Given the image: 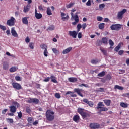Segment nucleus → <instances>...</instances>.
<instances>
[{
	"mask_svg": "<svg viewBox=\"0 0 129 129\" xmlns=\"http://www.w3.org/2000/svg\"><path fill=\"white\" fill-rule=\"evenodd\" d=\"M11 34L13 37H15V38L18 37V33H17V31L15 30V27H12L11 28Z\"/></svg>",
	"mask_w": 129,
	"mask_h": 129,
	"instance_id": "2eb2a0df",
	"label": "nucleus"
},
{
	"mask_svg": "<svg viewBox=\"0 0 129 129\" xmlns=\"http://www.w3.org/2000/svg\"><path fill=\"white\" fill-rule=\"evenodd\" d=\"M15 21H16L15 18L11 17L10 19L7 20L6 24L9 27H13V26H15Z\"/></svg>",
	"mask_w": 129,
	"mask_h": 129,
	"instance_id": "39448f33",
	"label": "nucleus"
},
{
	"mask_svg": "<svg viewBox=\"0 0 129 129\" xmlns=\"http://www.w3.org/2000/svg\"><path fill=\"white\" fill-rule=\"evenodd\" d=\"M52 51H53V53H54V54H58V53H59V51H58V50L55 48H52Z\"/></svg>",
	"mask_w": 129,
	"mask_h": 129,
	"instance_id": "a18cd8bd",
	"label": "nucleus"
},
{
	"mask_svg": "<svg viewBox=\"0 0 129 129\" xmlns=\"http://www.w3.org/2000/svg\"><path fill=\"white\" fill-rule=\"evenodd\" d=\"M81 28H82V26L81 25V24L79 23L77 25V33L81 30Z\"/></svg>",
	"mask_w": 129,
	"mask_h": 129,
	"instance_id": "79ce46f5",
	"label": "nucleus"
},
{
	"mask_svg": "<svg viewBox=\"0 0 129 129\" xmlns=\"http://www.w3.org/2000/svg\"><path fill=\"white\" fill-rule=\"evenodd\" d=\"M32 124L33 125H37V124H39V122L38 121V120H36L32 123Z\"/></svg>",
	"mask_w": 129,
	"mask_h": 129,
	"instance_id": "338daca9",
	"label": "nucleus"
},
{
	"mask_svg": "<svg viewBox=\"0 0 129 129\" xmlns=\"http://www.w3.org/2000/svg\"><path fill=\"white\" fill-rule=\"evenodd\" d=\"M86 6L88 7H90L91 6V1L88 0V2L86 3Z\"/></svg>",
	"mask_w": 129,
	"mask_h": 129,
	"instance_id": "864d4df0",
	"label": "nucleus"
},
{
	"mask_svg": "<svg viewBox=\"0 0 129 129\" xmlns=\"http://www.w3.org/2000/svg\"><path fill=\"white\" fill-rule=\"evenodd\" d=\"M102 20H103V18H102V17L98 16L97 17V20L99 22H101Z\"/></svg>",
	"mask_w": 129,
	"mask_h": 129,
	"instance_id": "603ef678",
	"label": "nucleus"
},
{
	"mask_svg": "<svg viewBox=\"0 0 129 129\" xmlns=\"http://www.w3.org/2000/svg\"><path fill=\"white\" fill-rule=\"evenodd\" d=\"M0 29L3 31H6L7 30V27L0 24Z\"/></svg>",
	"mask_w": 129,
	"mask_h": 129,
	"instance_id": "8fccbe9b",
	"label": "nucleus"
},
{
	"mask_svg": "<svg viewBox=\"0 0 129 129\" xmlns=\"http://www.w3.org/2000/svg\"><path fill=\"white\" fill-rule=\"evenodd\" d=\"M18 116L19 118H22V116H23V114L22 113V112H19L18 113Z\"/></svg>",
	"mask_w": 129,
	"mask_h": 129,
	"instance_id": "4d7b16f0",
	"label": "nucleus"
},
{
	"mask_svg": "<svg viewBox=\"0 0 129 129\" xmlns=\"http://www.w3.org/2000/svg\"><path fill=\"white\" fill-rule=\"evenodd\" d=\"M72 50V47H70L67 49H66L65 50H64L62 51V54L63 55H65L66 54H68V53H70V52Z\"/></svg>",
	"mask_w": 129,
	"mask_h": 129,
	"instance_id": "4be33fe9",
	"label": "nucleus"
},
{
	"mask_svg": "<svg viewBox=\"0 0 129 129\" xmlns=\"http://www.w3.org/2000/svg\"><path fill=\"white\" fill-rule=\"evenodd\" d=\"M35 18L37 19L38 20L40 19H42L43 15L41 13H38V12L37 11V9H35Z\"/></svg>",
	"mask_w": 129,
	"mask_h": 129,
	"instance_id": "9b49d317",
	"label": "nucleus"
},
{
	"mask_svg": "<svg viewBox=\"0 0 129 129\" xmlns=\"http://www.w3.org/2000/svg\"><path fill=\"white\" fill-rule=\"evenodd\" d=\"M91 64H93V65H96L98 63H99V60L98 59H92L91 60Z\"/></svg>",
	"mask_w": 129,
	"mask_h": 129,
	"instance_id": "72a5a7b5",
	"label": "nucleus"
},
{
	"mask_svg": "<svg viewBox=\"0 0 129 129\" xmlns=\"http://www.w3.org/2000/svg\"><path fill=\"white\" fill-rule=\"evenodd\" d=\"M100 50L104 56H107V50L102 47L100 48Z\"/></svg>",
	"mask_w": 129,
	"mask_h": 129,
	"instance_id": "b1692460",
	"label": "nucleus"
},
{
	"mask_svg": "<svg viewBox=\"0 0 129 129\" xmlns=\"http://www.w3.org/2000/svg\"><path fill=\"white\" fill-rule=\"evenodd\" d=\"M77 112L78 113H79L80 115H82V114L84 112V109L79 108L77 109Z\"/></svg>",
	"mask_w": 129,
	"mask_h": 129,
	"instance_id": "473e14b6",
	"label": "nucleus"
},
{
	"mask_svg": "<svg viewBox=\"0 0 129 129\" xmlns=\"http://www.w3.org/2000/svg\"><path fill=\"white\" fill-rule=\"evenodd\" d=\"M122 27V25L120 24H112L110 26V29L112 31H119Z\"/></svg>",
	"mask_w": 129,
	"mask_h": 129,
	"instance_id": "7ed1b4c3",
	"label": "nucleus"
},
{
	"mask_svg": "<svg viewBox=\"0 0 129 129\" xmlns=\"http://www.w3.org/2000/svg\"><path fill=\"white\" fill-rule=\"evenodd\" d=\"M15 80H16V81H21V77H20V76H16Z\"/></svg>",
	"mask_w": 129,
	"mask_h": 129,
	"instance_id": "13d9d810",
	"label": "nucleus"
},
{
	"mask_svg": "<svg viewBox=\"0 0 129 129\" xmlns=\"http://www.w3.org/2000/svg\"><path fill=\"white\" fill-rule=\"evenodd\" d=\"M89 126L91 129L100 128V124H99L97 123H91Z\"/></svg>",
	"mask_w": 129,
	"mask_h": 129,
	"instance_id": "0eeeda50",
	"label": "nucleus"
},
{
	"mask_svg": "<svg viewBox=\"0 0 129 129\" xmlns=\"http://www.w3.org/2000/svg\"><path fill=\"white\" fill-rule=\"evenodd\" d=\"M114 88V89H118V90H123V89H124L123 87L120 86L118 85H115Z\"/></svg>",
	"mask_w": 129,
	"mask_h": 129,
	"instance_id": "c756f323",
	"label": "nucleus"
},
{
	"mask_svg": "<svg viewBox=\"0 0 129 129\" xmlns=\"http://www.w3.org/2000/svg\"><path fill=\"white\" fill-rule=\"evenodd\" d=\"M55 97H56V98L59 99L61 98V95H60V93H56L55 94Z\"/></svg>",
	"mask_w": 129,
	"mask_h": 129,
	"instance_id": "de8ad7c7",
	"label": "nucleus"
},
{
	"mask_svg": "<svg viewBox=\"0 0 129 129\" xmlns=\"http://www.w3.org/2000/svg\"><path fill=\"white\" fill-rule=\"evenodd\" d=\"M18 70V67H16L15 66L11 67L10 70L9 71L10 72H16V71H17Z\"/></svg>",
	"mask_w": 129,
	"mask_h": 129,
	"instance_id": "7c9ffc66",
	"label": "nucleus"
},
{
	"mask_svg": "<svg viewBox=\"0 0 129 129\" xmlns=\"http://www.w3.org/2000/svg\"><path fill=\"white\" fill-rule=\"evenodd\" d=\"M74 5V3L71 2L70 3H69L66 6V8L67 9H70V8H72Z\"/></svg>",
	"mask_w": 129,
	"mask_h": 129,
	"instance_id": "58836bf2",
	"label": "nucleus"
},
{
	"mask_svg": "<svg viewBox=\"0 0 129 129\" xmlns=\"http://www.w3.org/2000/svg\"><path fill=\"white\" fill-rule=\"evenodd\" d=\"M74 92H76L79 96L81 97H83V95L81 93V91H82V89H80L79 88H75L74 90Z\"/></svg>",
	"mask_w": 129,
	"mask_h": 129,
	"instance_id": "f8f14e48",
	"label": "nucleus"
},
{
	"mask_svg": "<svg viewBox=\"0 0 129 129\" xmlns=\"http://www.w3.org/2000/svg\"><path fill=\"white\" fill-rule=\"evenodd\" d=\"M69 35L70 36H72V37L73 38H74V39H76V38L77 37V33H76V31H69Z\"/></svg>",
	"mask_w": 129,
	"mask_h": 129,
	"instance_id": "4468645a",
	"label": "nucleus"
},
{
	"mask_svg": "<svg viewBox=\"0 0 129 129\" xmlns=\"http://www.w3.org/2000/svg\"><path fill=\"white\" fill-rule=\"evenodd\" d=\"M119 74H123V73H125V70H119Z\"/></svg>",
	"mask_w": 129,
	"mask_h": 129,
	"instance_id": "052dcab7",
	"label": "nucleus"
},
{
	"mask_svg": "<svg viewBox=\"0 0 129 129\" xmlns=\"http://www.w3.org/2000/svg\"><path fill=\"white\" fill-rule=\"evenodd\" d=\"M104 103L107 106H110V103H111V100L105 99L103 100Z\"/></svg>",
	"mask_w": 129,
	"mask_h": 129,
	"instance_id": "bb28decb",
	"label": "nucleus"
},
{
	"mask_svg": "<svg viewBox=\"0 0 129 129\" xmlns=\"http://www.w3.org/2000/svg\"><path fill=\"white\" fill-rule=\"evenodd\" d=\"M73 19H74L75 22H72V24L74 26H75L77 23L79 22V17L77 14H76L74 17H73Z\"/></svg>",
	"mask_w": 129,
	"mask_h": 129,
	"instance_id": "9d476101",
	"label": "nucleus"
},
{
	"mask_svg": "<svg viewBox=\"0 0 129 129\" xmlns=\"http://www.w3.org/2000/svg\"><path fill=\"white\" fill-rule=\"evenodd\" d=\"M78 38H79V39H81V38H82V33L81 32L78 33Z\"/></svg>",
	"mask_w": 129,
	"mask_h": 129,
	"instance_id": "0e129e2a",
	"label": "nucleus"
},
{
	"mask_svg": "<svg viewBox=\"0 0 129 129\" xmlns=\"http://www.w3.org/2000/svg\"><path fill=\"white\" fill-rule=\"evenodd\" d=\"M29 47H30V49H34V43L30 42L29 43Z\"/></svg>",
	"mask_w": 129,
	"mask_h": 129,
	"instance_id": "6e6d98bb",
	"label": "nucleus"
},
{
	"mask_svg": "<svg viewBox=\"0 0 129 129\" xmlns=\"http://www.w3.org/2000/svg\"><path fill=\"white\" fill-rule=\"evenodd\" d=\"M44 82H49L50 81V77H47L43 80Z\"/></svg>",
	"mask_w": 129,
	"mask_h": 129,
	"instance_id": "bf43d9fd",
	"label": "nucleus"
},
{
	"mask_svg": "<svg viewBox=\"0 0 129 129\" xmlns=\"http://www.w3.org/2000/svg\"><path fill=\"white\" fill-rule=\"evenodd\" d=\"M74 92H76L79 96L81 97H83V95L81 93V91H82V89H80L79 88H75L74 90Z\"/></svg>",
	"mask_w": 129,
	"mask_h": 129,
	"instance_id": "ddd939ff",
	"label": "nucleus"
},
{
	"mask_svg": "<svg viewBox=\"0 0 129 129\" xmlns=\"http://www.w3.org/2000/svg\"><path fill=\"white\" fill-rule=\"evenodd\" d=\"M50 79H51L52 82H53V83H58V81L56 80V77H55L54 75H51Z\"/></svg>",
	"mask_w": 129,
	"mask_h": 129,
	"instance_id": "cd10ccee",
	"label": "nucleus"
},
{
	"mask_svg": "<svg viewBox=\"0 0 129 129\" xmlns=\"http://www.w3.org/2000/svg\"><path fill=\"white\" fill-rule=\"evenodd\" d=\"M55 113L51 110H47L45 116L47 120L48 121H52L55 119Z\"/></svg>",
	"mask_w": 129,
	"mask_h": 129,
	"instance_id": "f257e3e1",
	"label": "nucleus"
},
{
	"mask_svg": "<svg viewBox=\"0 0 129 129\" xmlns=\"http://www.w3.org/2000/svg\"><path fill=\"white\" fill-rule=\"evenodd\" d=\"M64 16H66V14L62 12L61 13V20L62 21H65V20H68L69 19V16L67 15L66 17H64Z\"/></svg>",
	"mask_w": 129,
	"mask_h": 129,
	"instance_id": "412c9836",
	"label": "nucleus"
},
{
	"mask_svg": "<svg viewBox=\"0 0 129 129\" xmlns=\"http://www.w3.org/2000/svg\"><path fill=\"white\" fill-rule=\"evenodd\" d=\"M10 111L13 113H15L17 111V108L15 106H11L9 107Z\"/></svg>",
	"mask_w": 129,
	"mask_h": 129,
	"instance_id": "5701e85b",
	"label": "nucleus"
},
{
	"mask_svg": "<svg viewBox=\"0 0 129 129\" xmlns=\"http://www.w3.org/2000/svg\"><path fill=\"white\" fill-rule=\"evenodd\" d=\"M12 86L13 88L17 89V90L22 89V86L18 83H12Z\"/></svg>",
	"mask_w": 129,
	"mask_h": 129,
	"instance_id": "1a4fd4ad",
	"label": "nucleus"
},
{
	"mask_svg": "<svg viewBox=\"0 0 129 129\" xmlns=\"http://www.w3.org/2000/svg\"><path fill=\"white\" fill-rule=\"evenodd\" d=\"M120 105L123 108H127V107H128V104L126 103L121 102L120 103Z\"/></svg>",
	"mask_w": 129,
	"mask_h": 129,
	"instance_id": "c85d7f7f",
	"label": "nucleus"
},
{
	"mask_svg": "<svg viewBox=\"0 0 129 129\" xmlns=\"http://www.w3.org/2000/svg\"><path fill=\"white\" fill-rule=\"evenodd\" d=\"M101 42L103 44H104L105 45H108V38L105 37H103L102 38Z\"/></svg>",
	"mask_w": 129,
	"mask_h": 129,
	"instance_id": "6ab92c4d",
	"label": "nucleus"
},
{
	"mask_svg": "<svg viewBox=\"0 0 129 129\" xmlns=\"http://www.w3.org/2000/svg\"><path fill=\"white\" fill-rule=\"evenodd\" d=\"M109 44L111 47H112V46H114V42L112 41V40L110 39L109 40Z\"/></svg>",
	"mask_w": 129,
	"mask_h": 129,
	"instance_id": "09e8293b",
	"label": "nucleus"
},
{
	"mask_svg": "<svg viewBox=\"0 0 129 129\" xmlns=\"http://www.w3.org/2000/svg\"><path fill=\"white\" fill-rule=\"evenodd\" d=\"M104 7H105V4H104V3H103L99 5V9H103Z\"/></svg>",
	"mask_w": 129,
	"mask_h": 129,
	"instance_id": "5fc2aeb1",
	"label": "nucleus"
},
{
	"mask_svg": "<svg viewBox=\"0 0 129 129\" xmlns=\"http://www.w3.org/2000/svg\"><path fill=\"white\" fill-rule=\"evenodd\" d=\"M27 121L28 122H29V123H32L33 121H34V118H32V117H29L27 119Z\"/></svg>",
	"mask_w": 129,
	"mask_h": 129,
	"instance_id": "c03bdc74",
	"label": "nucleus"
},
{
	"mask_svg": "<svg viewBox=\"0 0 129 129\" xmlns=\"http://www.w3.org/2000/svg\"><path fill=\"white\" fill-rule=\"evenodd\" d=\"M80 117H79V115H75L74 116L73 118V121H75V122L78 123V122H79L80 121Z\"/></svg>",
	"mask_w": 129,
	"mask_h": 129,
	"instance_id": "dca6fc26",
	"label": "nucleus"
},
{
	"mask_svg": "<svg viewBox=\"0 0 129 129\" xmlns=\"http://www.w3.org/2000/svg\"><path fill=\"white\" fill-rule=\"evenodd\" d=\"M25 42H26V43H30V38H29L28 37H27L26 38V39H25Z\"/></svg>",
	"mask_w": 129,
	"mask_h": 129,
	"instance_id": "774afa93",
	"label": "nucleus"
},
{
	"mask_svg": "<svg viewBox=\"0 0 129 129\" xmlns=\"http://www.w3.org/2000/svg\"><path fill=\"white\" fill-rule=\"evenodd\" d=\"M28 19L29 17H24L22 18V23L24 24V25H28L29 24V21H28Z\"/></svg>",
	"mask_w": 129,
	"mask_h": 129,
	"instance_id": "393cba45",
	"label": "nucleus"
},
{
	"mask_svg": "<svg viewBox=\"0 0 129 129\" xmlns=\"http://www.w3.org/2000/svg\"><path fill=\"white\" fill-rule=\"evenodd\" d=\"M106 78L108 80H110L111 79V76L110 75V74L107 75Z\"/></svg>",
	"mask_w": 129,
	"mask_h": 129,
	"instance_id": "e2e57ef3",
	"label": "nucleus"
},
{
	"mask_svg": "<svg viewBox=\"0 0 129 129\" xmlns=\"http://www.w3.org/2000/svg\"><path fill=\"white\" fill-rule=\"evenodd\" d=\"M83 102H84V103H86V104H88L90 106V107H93V106L94 105V103L92 101H88V99L84 98L82 100Z\"/></svg>",
	"mask_w": 129,
	"mask_h": 129,
	"instance_id": "6e6552de",
	"label": "nucleus"
},
{
	"mask_svg": "<svg viewBox=\"0 0 129 129\" xmlns=\"http://www.w3.org/2000/svg\"><path fill=\"white\" fill-rule=\"evenodd\" d=\"M87 27V25H86V23H83L82 25V28L85 30V29Z\"/></svg>",
	"mask_w": 129,
	"mask_h": 129,
	"instance_id": "680f3d73",
	"label": "nucleus"
},
{
	"mask_svg": "<svg viewBox=\"0 0 129 129\" xmlns=\"http://www.w3.org/2000/svg\"><path fill=\"white\" fill-rule=\"evenodd\" d=\"M27 103H35V104H38L39 103V99L37 98H31L27 101Z\"/></svg>",
	"mask_w": 129,
	"mask_h": 129,
	"instance_id": "423d86ee",
	"label": "nucleus"
},
{
	"mask_svg": "<svg viewBox=\"0 0 129 129\" xmlns=\"http://www.w3.org/2000/svg\"><path fill=\"white\" fill-rule=\"evenodd\" d=\"M68 80L70 82H76V81H77V78L71 77L68 78Z\"/></svg>",
	"mask_w": 129,
	"mask_h": 129,
	"instance_id": "2f4dec72",
	"label": "nucleus"
},
{
	"mask_svg": "<svg viewBox=\"0 0 129 129\" xmlns=\"http://www.w3.org/2000/svg\"><path fill=\"white\" fill-rule=\"evenodd\" d=\"M40 47L42 50H48V46L45 44H41Z\"/></svg>",
	"mask_w": 129,
	"mask_h": 129,
	"instance_id": "f704fd0d",
	"label": "nucleus"
},
{
	"mask_svg": "<svg viewBox=\"0 0 129 129\" xmlns=\"http://www.w3.org/2000/svg\"><path fill=\"white\" fill-rule=\"evenodd\" d=\"M46 13L48 16H51V15H53V13H52V11H51V9L50 8V7L47 8Z\"/></svg>",
	"mask_w": 129,
	"mask_h": 129,
	"instance_id": "c9c22d12",
	"label": "nucleus"
},
{
	"mask_svg": "<svg viewBox=\"0 0 129 129\" xmlns=\"http://www.w3.org/2000/svg\"><path fill=\"white\" fill-rule=\"evenodd\" d=\"M123 53H124V51L123 50H120L118 52V54L119 55H120V56H121V55H122L123 54Z\"/></svg>",
	"mask_w": 129,
	"mask_h": 129,
	"instance_id": "69168bd1",
	"label": "nucleus"
},
{
	"mask_svg": "<svg viewBox=\"0 0 129 129\" xmlns=\"http://www.w3.org/2000/svg\"><path fill=\"white\" fill-rule=\"evenodd\" d=\"M7 121H8V122L10 124L14 123V120H13V119H12V118L7 119Z\"/></svg>",
	"mask_w": 129,
	"mask_h": 129,
	"instance_id": "49530a36",
	"label": "nucleus"
},
{
	"mask_svg": "<svg viewBox=\"0 0 129 129\" xmlns=\"http://www.w3.org/2000/svg\"><path fill=\"white\" fill-rule=\"evenodd\" d=\"M9 69V63L7 62L3 63V70H8Z\"/></svg>",
	"mask_w": 129,
	"mask_h": 129,
	"instance_id": "a878e982",
	"label": "nucleus"
},
{
	"mask_svg": "<svg viewBox=\"0 0 129 129\" xmlns=\"http://www.w3.org/2000/svg\"><path fill=\"white\" fill-rule=\"evenodd\" d=\"M31 9V5L30 4L27 5L26 7H24L23 12L24 13H28Z\"/></svg>",
	"mask_w": 129,
	"mask_h": 129,
	"instance_id": "aec40b11",
	"label": "nucleus"
},
{
	"mask_svg": "<svg viewBox=\"0 0 129 129\" xmlns=\"http://www.w3.org/2000/svg\"><path fill=\"white\" fill-rule=\"evenodd\" d=\"M97 105L98 106L97 107V109H100V112H101V111H107V110H108V108L104 107H101L104 106V104H103L102 102H99Z\"/></svg>",
	"mask_w": 129,
	"mask_h": 129,
	"instance_id": "f03ea898",
	"label": "nucleus"
},
{
	"mask_svg": "<svg viewBox=\"0 0 129 129\" xmlns=\"http://www.w3.org/2000/svg\"><path fill=\"white\" fill-rule=\"evenodd\" d=\"M105 26V23H100L99 24V29H100V30H103V29H104V27Z\"/></svg>",
	"mask_w": 129,
	"mask_h": 129,
	"instance_id": "e433bc0d",
	"label": "nucleus"
},
{
	"mask_svg": "<svg viewBox=\"0 0 129 129\" xmlns=\"http://www.w3.org/2000/svg\"><path fill=\"white\" fill-rule=\"evenodd\" d=\"M105 75V72L102 71V72L99 73L98 74V76L99 77H103Z\"/></svg>",
	"mask_w": 129,
	"mask_h": 129,
	"instance_id": "4c0bfd02",
	"label": "nucleus"
},
{
	"mask_svg": "<svg viewBox=\"0 0 129 129\" xmlns=\"http://www.w3.org/2000/svg\"><path fill=\"white\" fill-rule=\"evenodd\" d=\"M123 45V43L122 42H120L118 44V45L114 48V51L115 52H118L119 50L120 49V48H121V46Z\"/></svg>",
	"mask_w": 129,
	"mask_h": 129,
	"instance_id": "a211bd4d",
	"label": "nucleus"
},
{
	"mask_svg": "<svg viewBox=\"0 0 129 129\" xmlns=\"http://www.w3.org/2000/svg\"><path fill=\"white\" fill-rule=\"evenodd\" d=\"M55 30V27L54 25H52L47 28V31H54Z\"/></svg>",
	"mask_w": 129,
	"mask_h": 129,
	"instance_id": "37998d69",
	"label": "nucleus"
},
{
	"mask_svg": "<svg viewBox=\"0 0 129 129\" xmlns=\"http://www.w3.org/2000/svg\"><path fill=\"white\" fill-rule=\"evenodd\" d=\"M127 12V10L123 9L122 11H119L117 13V18L118 20H122L123 18V15Z\"/></svg>",
	"mask_w": 129,
	"mask_h": 129,
	"instance_id": "20e7f679",
	"label": "nucleus"
},
{
	"mask_svg": "<svg viewBox=\"0 0 129 129\" xmlns=\"http://www.w3.org/2000/svg\"><path fill=\"white\" fill-rule=\"evenodd\" d=\"M98 92H104L105 91H104V89L103 88H100L97 90Z\"/></svg>",
	"mask_w": 129,
	"mask_h": 129,
	"instance_id": "3c124183",
	"label": "nucleus"
},
{
	"mask_svg": "<svg viewBox=\"0 0 129 129\" xmlns=\"http://www.w3.org/2000/svg\"><path fill=\"white\" fill-rule=\"evenodd\" d=\"M96 46H98V47H100V46H101L102 45V42L100 40H97L96 42Z\"/></svg>",
	"mask_w": 129,
	"mask_h": 129,
	"instance_id": "ea45409f",
	"label": "nucleus"
},
{
	"mask_svg": "<svg viewBox=\"0 0 129 129\" xmlns=\"http://www.w3.org/2000/svg\"><path fill=\"white\" fill-rule=\"evenodd\" d=\"M81 115L83 119H86L87 117H90V115L88 113L85 112H84Z\"/></svg>",
	"mask_w": 129,
	"mask_h": 129,
	"instance_id": "f3484780",
	"label": "nucleus"
},
{
	"mask_svg": "<svg viewBox=\"0 0 129 129\" xmlns=\"http://www.w3.org/2000/svg\"><path fill=\"white\" fill-rule=\"evenodd\" d=\"M43 55L45 57H48V55H49V52H48V49L44 50L43 52Z\"/></svg>",
	"mask_w": 129,
	"mask_h": 129,
	"instance_id": "a19ab883",
	"label": "nucleus"
}]
</instances>
